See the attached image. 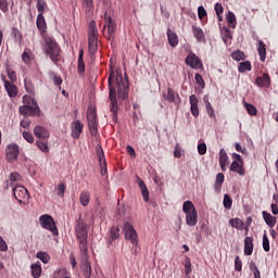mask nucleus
Instances as JSON below:
<instances>
[{"label": "nucleus", "instance_id": "a878e982", "mask_svg": "<svg viewBox=\"0 0 278 278\" xmlns=\"http://www.w3.org/2000/svg\"><path fill=\"white\" fill-rule=\"evenodd\" d=\"M244 255H253V237L244 239Z\"/></svg>", "mask_w": 278, "mask_h": 278}, {"label": "nucleus", "instance_id": "dca6fc26", "mask_svg": "<svg viewBox=\"0 0 278 278\" xmlns=\"http://www.w3.org/2000/svg\"><path fill=\"white\" fill-rule=\"evenodd\" d=\"M81 131H84V125L81 124V122L75 121L74 123H72V138L78 140L79 136H81Z\"/></svg>", "mask_w": 278, "mask_h": 278}, {"label": "nucleus", "instance_id": "6e6552de", "mask_svg": "<svg viewBox=\"0 0 278 278\" xmlns=\"http://www.w3.org/2000/svg\"><path fill=\"white\" fill-rule=\"evenodd\" d=\"M87 121L91 136H97V131H99V124L97 122V111H94V109H88Z\"/></svg>", "mask_w": 278, "mask_h": 278}, {"label": "nucleus", "instance_id": "58836bf2", "mask_svg": "<svg viewBox=\"0 0 278 278\" xmlns=\"http://www.w3.org/2000/svg\"><path fill=\"white\" fill-rule=\"evenodd\" d=\"M36 257L40 260L43 264H49L51 260V256H49L47 252H42V251L38 252Z\"/></svg>", "mask_w": 278, "mask_h": 278}, {"label": "nucleus", "instance_id": "a211bd4d", "mask_svg": "<svg viewBox=\"0 0 278 278\" xmlns=\"http://www.w3.org/2000/svg\"><path fill=\"white\" fill-rule=\"evenodd\" d=\"M165 101L168 103H179V93L175 92V90L170 87L167 88V93L164 94Z\"/></svg>", "mask_w": 278, "mask_h": 278}, {"label": "nucleus", "instance_id": "7ed1b4c3", "mask_svg": "<svg viewBox=\"0 0 278 278\" xmlns=\"http://www.w3.org/2000/svg\"><path fill=\"white\" fill-rule=\"evenodd\" d=\"M45 42H46V47H47L46 48L47 55L50 56L53 64H58V62H60V60H62V54H61L62 50L60 49V46L51 37H46Z\"/></svg>", "mask_w": 278, "mask_h": 278}, {"label": "nucleus", "instance_id": "4468645a", "mask_svg": "<svg viewBox=\"0 0 278 278\" xmlns=\"http://www.w3.org/2000/svg\"><path fill=\"white\" fill-rule=\"evenodd\" d=\"M219 166L223 173L227 172V166H229V155H227V151L225 149L219 150Z\"/></svg>", "mask_w": 278, "mask_h": 278}, {"label": "nucleus", "instance_id": "f257e3e1", "mask_svg": "<svg viewBox=\"0 0 278 278\" xmlns=\"http://www.w3.org/2000/svg\"><path fill=\"white\" fill-rule=\"evenodd\" d=\"M109 84V98L111 101L110 110L113 114V121H116L118 114V100L116 99V88L118 99H129V78L127 74L123 77L122 73L114 74V70L110 71L108 78Z\"/></svg>", "mask_w": 278, "mask_h": 278}, {"label": "nucleus", "instance_id": "a18cd8bd", "mask_svg": "<svg viewBox=\"0 0 278 278\" xmlns=\"http://www.w3.org/2000/svg\"><path fill=\"white\" fill-rule=\"evenodd\" d=\"M250 270L253 273L254 278H262V273L260 271V268H257V265H255L254 262L250 263Z\"/></svg>", "mask_w": 278, "mask_h": 278}, {"label": "nucleus", "instance_id": "7c9ffc66", "mask_svg": "<svg viewBox=\"0 0 278 278\" xmlns=\"http://www.w3.org/2000/svg\"><path fill=\"white\" fill-rule=\"evenodd\" d=\"M257 53L261 62H266V43H264L262 40L258 41Z\"/></svg>", "mask_w": 278, "mask_h": 278}, {"label": "nucleus", "instance_id": "6ab92c4d", "mask_svg": "<svg viewBox=\"0 0 278 278\" xmlns=\"http://www.w3.org/2000/svg\"><path fill=\"white\" fill-rule=\"evenodd\" d=\"M34 135L39 140H47L49 138V130L42 126H35L34 128Z\"/></svg>", "mask_w": 278, "mask_h": 278}, {"label": "nucleus", "instance_id": "052dcab7", "mask_svg": "<svg viewBox=\"0 0 278 278\" xmlns=\"http://www.w3.org/2000/svg\"><path fill=\"white\" fill-rule=\"evenodd\" d=\"M104 21H105L104 27H113L114 25H116L112 20V17L108 15V13L104 14Z\"/></svg>", "mask_w": 278, "mask_h": 278}, {"label": "nucleus", "instance_id": "c03bdc74", "mask_svg": "<svg viewBox=\"0 0 278 278\" xmlns=\"http://www.w3.org/2000/svg\"><path fill=\"white\" fill-rule=\"evenodd\" d=\"M224 207L225 210H231L232 205H233V200L231 199V197H229V194H225L224 195Z\"/></svg>", "mask_w": 278, "mask_h": 278}, {"label": "nucleus", "instance_id": "cd10ccee", "mask_svg": "<svg viewBox=\"0 0 278 278\" xmlns=\"http://www.w3.org/2000/svg\"><path fill=\"white\" fill-rule=\"evenodd\" d=\"M30 270L34 278H40V275H42V265L40 262L34 263L30 266Z\"/></svg>", "mask_w": 278, "mask_h": 278}, {"label": "nucleus", "instance_id": "3c124183", "mask_svg": "<svg viewBox=\"0 0 278 278\" xmlns=\"http://www.w3.org/2000/svg\"><path fill=\"white\" fill-rule=\"evenodd\" d=\"M45 10H47V2L45 0L37 1V11L39 14H45Z\"/></svg>", "mask_w": 278, "mask_h": 278}, {"label": "nucleus", "instance_id": "0eeeda50", "mask_svg": "<svg viewBox=\"0 0 278 278\" xmlns=\"http://www.w3.org/2000/svg\"><path fill=\"white\" fill-rule=\"evenodd\" d=\"M39 223L43 229H47L48 231H51L53 236H60V232L58 231V227L55 226V220L51 215H41L39 217Z\"/></svg>", "mask_w": 278, "mask_h": 278}, {"label": "nucleus", "instance_id": "bb28decb", "mask_svg": "<svg viewBox=\"0 0 278 278\" xmlns=\"http://www.w3.org/2000/svg\"><path fill=\"white\" fill-rule=\"evenodd\" d=\"M263 218L268 227H275L277 225V217L270 215V213L263 211Z\"/></svg>", "mask_w": 278, "mask_h": 278}, {"label": "nucleus", "instance_id": "b1692460", "mask_svg": "<svg viewBox=\"0 0 278 278\" xmlns=\"http://www.w3.org/2000/svg\"><path fill=\"white\" fill-rule=\"evenodd\" d=\"M192 34L198 42H204L205 41V33H203V28L192 26Z\"/></svg>", "mask_w": 278, "mask_h": 278}, {"label": "nucleus", "instance_id": "864d4df0", "mask_svg": "<svg viewBox=\"0 0 278 278\" xmlns=\"http://www.w3.org/2000/svg\"><path fill=\"white\" fill-rule=\"evenodd\" d=\"M7 74H8L9 79L11 80V83L14 84V81H16V79H17L16 72H14V70L8 67Z\"/></svg>", "mask_w": 278, "mask_h": 278}, {"label": "nucleus", "instance_id": "e2e57ef3", "mask_svg": "<svg viewBox=\"0 0 278 278\" xmlns=\"http://www.w3.org/2000/svg\"><path fill=\"white\" fill-rule=\"evenodd\" d=\"M195 83L199 87L205 88V80H203V76H201L199 73L195 74Z\"/></svg>", "mask_w": 278, "mask_h": 278}, {"label": "nucleus", "instance_id": "423d86ee", "mask_svg": "<svg viewBox=\"0 0 278 278\" xmlns=\"http://www.w3.org/2000/svg\"><path fill=\"white\" fill-rule=\"evenodd\" d=\"M76 236L77 240L80 243V247L87 251L86 242L88 240V230L86 229V223L84 220L78 219L76 225Z\"/></svg>", "mask_w": 278, "mask_h": 278}, {"label": "nucleus", "instance_id": "f03ea898", "mask_svg": "<svg viewBox=\"0 0 278 278\" xmlns=\"http://www.w3.org/2000/svg\"><path fill=\"white\" fill-rule=\"evenodd\" d=\"M23 101L26 105L20 106V114L22 116H27V114L30 116H40V106H38V102L35 99L24 96Z\"/></svg>", "mask_w": 278, "mask_h": 278}, {"label": "nucleus", "instance_id": "72a5a7b5", "mask_svg": "<svg viewBox=\"0 0 278 278\" xmlns=\"http://www.w3.org/2000/svg\"><path fill=\"white\" fill-rule=\"evenodd\" d=\"M37 29H39V31H45L47 29V21L45 20V15L42 13H39L37 15Z\"/></svg>", "mask_w": 278, "mask_h": 278}, {"label": "nucleus", "instance_id": "f8f14e48", "mask_svg": "<svg viewBox=\"0 0 278 278\" xmlns=\"http://www.w3.org/2000/svg\"><path fill=\"white\" fill-rule=\"evenodd\" d=\"M2 81H4V89L10 99H15L18 96V87L14 83L5 80V76H2Z\"/></svg>", "mask_w": 278, "mask_h": 278}, {"label": "nucleus", "instance_id": "5701e85b", "mask_svg": "<svg viewBox=\"0 0 278 278\" xmlns=\"http://www.w3.org/2000/svg\"><path fill=\"white\" fill-rule=\"evenodd\" d=\"M225 182V174L218 173L216 175V180L214 185L215 192L220 194V190H223V184Z\"/></svg>", "mask_w": 278, "mask_h": 278}, {"label": "nucleus", "instance_id": "a19ab883", "mask_svg": "<svg viewBox=\"0 0 278 278\" xmlns=\"http://www.w3.org/2000/svg\"><path fill=\"white\" fill-rule=\"evenodd\" d=\"M36 146L43 153H49V144L47 143V141H42V139H39L38 141H36Z\"/></svg>", "mask_w": 278, "mask_h": 278}, {"label": "nucleus", "instance_id": "5fc2aeb1", "mask_svg": "<svg viewBox=\"0 0 278 278\" xmlns=\"http://www.w3.org/2000/svg\"><path fill=\"white\" fill-rule=\"evenodd\" d=\"M22 136H23L24 140H26V142H29V144H34V135H31V132L23 131Z\"/></svg>", "mask_w": 278, "mask_h": 278}, {"label": "nucleus", "instance_id": "1a4fd4ad", "mask_svg": "<svg viewBox=\"0 0 278 278\" xmlns=\"http://www.w3.org/2000/svg\"><path fill=\"white\" fill-rule=\"evenodd\" d=\"M124 233L126 240H129L134 247H138V232H136V229L131 223H124Z\"/></svg>", "mask_w": 278, "mask_h": 278}, {"label": "nucleus", "instance_id": "09e8293b", "mask_svg": "<svg viewBox=\"0 0 278 278\" xmlns=\"http://www.w3.org/2000/svg\"><path fill=\"white\" fill-rule=\"evenodd\" d=\"M244 108L247 109V112L250 114V116H257V109L255 105L245 103Z\"/></svg>", "mask_w": 278, "mask_h": 278}, {"label": "nucleus", "instance_id": "4c0bfd02", "mask_svg": "<svg viewBox=\"0 0 278 278\" xmlns=\"http://www.w3.org/2000/svg\"><path fill=\"white\" fill-rule=\"evenodd\" d=\"M252 68L253 66L251 65V63L249 61H245L239 64L238 71L239 73H247V71H252Z\"/></svg>", "mask_w": 278, "mask_h": 278}, {"label": "nucleus", "instance_id": "4d7b16f0", "mask_svg": "<svg viewBox=\"0 0 278 278\" xmlns=\"http://www.w3.org/2000/svg\"><path fill=\"white\" fill-rule=\"evenodd\" d=\"M9 5H10V3L8 2V0H0V10L4 14L10 11V7Z\"/></svg>", "mask_w": 278, "mask_h": 278}, {"label": "nucleus", "instance_id": "20e7f679", "mask_svg": "<svg viewBox=\"0 0 278 278\" xmlns=\"http://www.w3.org/2000/svg\"><path fill=\"white\" fill-rule=\"evenodd\" d=\"M182 212L186 214V223L189 227H195L199 223V213L192 201H185L182 204Z\"/></svg>", "mask_w": 278, "mask_h": 278}, {"label": "nucleus", "instance_id": "79ce46f5", "mask_svg": "<svg viewBox=\"0 0 278 278\" xmlns=\"http://www.w3.org/2000/svg\"><path fill=\"white\" fill-rule=\"evenodd\" d=\"M231 58L232 60H236V62H240L242 60H245L247 55H244V52H242L241 50H237L231 53Z\"/></svg>", "mask_w": 278, "mask_h": 278}, {"label": "nucleus", "instance_id": "e433bc0d", "mask_svg": "<svg viewBox=\"0 0 278 278\" xmlns=\"http://www.w3.org/2000/svg\"><path fill=\"white\" fill-rule=\"evenodd\" d=\"M52 278H71V276H68L66 268H60L53 273Z\"/></svg>", "mask_w": 278, "mask_h": 278}, {"label": "nucleus", "instance_id": "680f3d73", "mask_svg": "<svg viewBox=\"0 0 278 278\" xmlns=\"http://www.w3.org/2000/svg\"><path fill=\"white\" fill-rule=\"evenodd\" d=\"M64 192H66V185H64V182H61L56 188V193L59 197H64Z\"/></svg>", "mask_w": 278, "mask_h": 278}, {"label": "nucleus", "instance_id": "4be33fe9", "mask_svg": "<svg viewBox=\"0 0 278 278\" xmlns=\"http://www.w3.org/2000/svg\"><path fill=\"white\" fill-rule=\"evenodd\" d=\"M167 40L173 49L179 45V37L177 36V33L170 30V28L167 29Z\"/></svg>", "mask_w": 278, "mask_h": 278}, {"label": "nucleus", "instance_id": "6e6d98bb", "mask_svg": "<svg viewBox=\"0 0 278 278\" xmlns=\"http://www.w3.org/2000/svg\"><path fill=\"white\" fill-rule=\"evenodd\" d=\"M222 34L224 36V42H227V40H230L232 38L231 30L227 27L223 28Z\"/></svg>", "mask_w": 278, "mask_h": 278}, {"label": "nucleus", "instance_id": "9b49d317", "mask_svg": "<svg viewBox=\"0 0 278 278\" xmlns=\"http://www.w3.org/2000/svg\"><path fill=\"white\" fill-rule=\"evenodd\" d=\"M13 194L20 204H23L24 201H27L29 199V191H27L24 186L13 187Z\"/></svg>", "mask_w": 278, "mask_h": 278}, {"label": "nucleus", "instance_id": "2eb2a0df", "mask_svg": "<svg viewBox=\"0 0 278 278\" xmlns=\"http://www.w3.org/2000/svg\"><path fill=\"white\" fill-rule=\"evenodd\" d=\"M186 64L192 68H201V66H203V62H201V59H199L197 54L187 55Z\"/></svg>", "mask_w": 278, "mask_h": 278}, {"label": "nucleus", "instance_id": "8fccbe9b", "mask_svg": "<svg viewBox=\"0 0 278 278\" xmlns=\"http://www.w3.org/2000/svg\"><path fill=\"white\" fill-rule=\"evenodd\" d=\"M263 249L265 253H268V251H270V240H268V235H266V232H264L263 235Z\"/></svg>", "mask_w": 278, "mask_h": 278}, {"label": "nucleus", "instance_id": "69168bd1", "mask_svg": "<svg viewBox=\"0 0 278 278\" xmlns=\"http://www.w3.org/2000/svg\"><path fill=\"white\" fill-rule=\"evenodd\" d=\"M223 12H225V9L223 8V4L216 3L215 4L216 16H220V14H223Z\"/></svg>", "mask_w": 278, "mask_h": 278}, {"label": "nucleus", "instance_id": "412c9836", "mask_svg": "<svg viewBox=\"0 0 278 278\" xmlns=\"http://www.w3.org/2000/svg\"><path fill=\"white\" fill-rule=\"evenodd\" d=\"M255 84L260 88H268L270 86V76L268 74H263L256 78Z\"/></svg>", "mask_w": 278, "mask_h": 278}, {"label": "nucleus", "instance_id": "ddd939ff", "mask_svg": "<svg viewBox=\"0 0 278 278\" xmlns=\"http://www.w3.org/2000/svg\"><path fill=\"white\" fill-rule=\"evenodd\" d=\"M97 155L99 157L101 175L108 174V161L105 160V154L103 153V148L101 146L97 147Z\"/></svg>", "mask_w": 278, "mask_h": 278}, {"label": "nucleus", "instance_id": "473e14b6", "mask_svg": "<svg viewBox=\"0 0 278 278\" xmlns=\"http://www.w3.org/2000/svg\"><path fill=\"white\" fill-rule=\"evenodd\" d=\"M139 188H140L143 201L146 203H149V189L147 188V185L144 184V180L139 179Z\"/></svg>", "mask_w": 278, "mask_h": 278}, {"label": "nucleus", "instance_id": "13d9d810", "mask_svg": "<svg viewBox=\"0 0 278 278\" xmlns=\"http://www.w3.org/2000/svg\"><path fill=\"white\" fill-rule=\"evenodd\" d=\"M205 16H207V11H205V8L203 5L198 8V17L200 18V21H203V18H205Z\"/></svg>", "mask_w": 278, "mask_h": 278}, {"label": "nucleus", "instance_id": "c85d7f7f", "mask_svg": "<svg viewBox=\"0 0 278 278\" xmlns=\"http://www.w3.org/2000/svg\"><path fill=\"white\" fill-rule=\"evenodd\" d=\"M79 202H80V205H83V207H88L90 203V192L86 190L81 191L79 194Z\"/></svg>", "mask_w": 278, "mask_h": 278}, {"label": "nucleus", "instance_id": "0e129e2a", "mask_svg": "<svg viewBox=\"0 0 278 278\" xmlns=\"http://www.w3.org/2000/svg\"><path fill=\"white\" fill-rule=\"evenodd\" d=\"M198 153L199 155H205V153H207V146L205 143H199Z\"/></svg>", "mask_w": 278, "mask_h": 278}, {"label": "nucleus", "instance_id": "bf43d9fd", "mask_svg": "<svg viewBox=\"0 0 278 278\" xmlns=\"http://www.w3.org/2000/svg\"><path fill=\"white\" fill-rule=\"evenodd\" d=\"M235 270H237V273L242 270V260H240V256L235 257Z\"/></svg>", "mask_w": 278, "mask_h": 278}, {"label": "nucleus", "instance_id": "2f4dec72", "mask_svg": "<svg viewBox=\"0 0 278 278\" xmlns=\"http://www.w3.org/2000/svg\"><path fill=\"white\" fill-rule=\"evenodd\" d=\"M139 188H140L143 201L146 203H149V189L147 188V185L144 184V180L139 179Z\"/></svg>", "mask_w": 278, "mask_h": 278}, {"label": "nucleus", "instance_id": "39448f33", "mask_svg": "<svg viewBox=\"0 0 278 278\" xmlns=\"http://www.w3.org/2000/svg\"><path fill=\"white\" fill-rule=\"evenodd\" d=\"M88 49L91 55H94L99 51V30L97 29L96 22L89 24Z\"/></svg>", "mask_w": 278, "mask_h": 278}, {"label": "nucleus", "instance_id": "49530a36", "mask_svg": "<svg viewBox=\"0 0 278 278\" xmlns=\"http://www.w3.org/2000/svg\"><path fill=\"white\" fill-rule=\"evenodd\" d=\"M121 237V229L118 227H112L110 231L111 240H118Z\"/></svg>", "mask_w": 278, "mask_h": 278}, {"label": "nucleus", "instance_id": "603ef678", "mask_svg": "<svg viewBox=\"0 0 278 278\" xmlns=\"http://www.w3.org/2000/svg\"><path fill=\"white\" fill-rule=\"evenodd\" d=\"M192 273V262L189 257L185 260V275H190Z\"/></svg>", "mask_w": 278, "mask_h": 278}, {"label": "nucleus", "instance_id": "c9c22d12", "mask_svg": "<svg viewBox=\"0 0 278 278\" xmlns=\"http://www.w3.org/2000/svg\"><path fill=\"white\" fill-rule=\"evenodd\" d=\"M229 223L235 229H239L240 231L244 229V222L238 217L230 219Z\"/></svg>", "mask_w": 278, "mask_h": 278}, {"label": "nucleus", "instance_id": "aec40b11", "mask_svg": "<svg viewBox=\"0 0 278 278\" xmlns=\"http://www.w3.org/2000/svg\"><path fill=\"white\" fill-rule=\"evenodd\" d=\"M229 170H231V173H237L238 175H240V177H244V175L247 174V170H244V166H242L239 161H232Z\"/></svg>", "mask_w": 278, "mask_h": 278}, {"label": "nucleus", "instance_id": "774afa93", "mask_svg": "<svg viewBox=\"0 0 278 278\" xmlns=\"http://www.w3.org/2000/svg\"><path fill=\"white\" fill-rule=\"evenodd\" d=\"M10 181H21V175L18 173H12L10 175Z\"/></svg>", "mask_w": 278, "mask_h": 278}, {"label": "nucleus", "instance_id": "37998d69", "mask_svg": "<svg viewBox=\"0 0 278 278\" xmlns=\"http://www.w3.org/2000/svg\"><path fill=\"white\" fill-rule=\"evenodd\" d=\"M84 277L90 278L92 277V267L90 266V262L86 261L84 265Z\"/></svg>", "mask_w": 278, "mask_h": 278}, {"label": "nucleus", "instance_id": "f704fd0d", "mask_svg": "<svg viewBox=\"0 0 278 278\" xmlns=\"http://www.w3.org/2000/svg\"><path fill=\"white\" fill-rule=\"evenodd\" d=\"M226 23H228V27L236 29V25H238V22L236 21V14L233 12L229 11L227 13Z\"/></svg>", "mask_w": 278, "mask_h": 278}, {"label": "nucleus", "instance_id": "c756f323", "mask_svg": "<svg viewBox=\"0 0 278 278\" xmlns=\"http://www.w3.org/2000/svg\"><path fill=\"white\" fill-rule=\"evenodd\" d=\"M205 108H206V114L210 116V118H216V113L214 112V106H212V103H210V99L207 96L203 98Z\"/></svg>", "mask_w": 278, "mask_h": 278}, {"label": "nucleus", "instance_id": "de8ad7c7", "mask_svg": "<svg viewBox=\"0 0 278 278\" xmlns=\"http://www.w3.org/2000/svg\"><path fill=\"white\" fill-rule=\"evenodd\" d=\"M24 86H25V90H26V92H28V94H34L36 89L34 88V84L31 83V80L25 79Z\"/></svg>", "mask_w": 278, "mask_h": 278}, {"label": "nucleus", "instance_id": "9d476101", "mask_svg": "<svg viewBox=\"0 0 278 278\" xmlns=\"http://www.w3.org/2000/svg\"><path fill=\"white\" fill-rule=\"evenodd\" d=\"M21 154V150L18 148V144L16 143H10L5 148V159L9 162H16L18 160V155Z\"/></svg>", "mask_w": 278, "mask_h": 278}, {"label": "nucleus", "instance_id": "ea45409f", "mask_svg": "<svg viewBox=\"0 0 278 278\" xmlns=\"http://www.w3.org/2000/svg\"><path fill=\"white\" fill-rule=\"evenodd\" d=\"M22 60L25 64H30L31 62V50L26 48L22 54Z\"/></svg>", "mask_w": 278, "mask_h": 278}, {"label": "nucleus", "instance_id": "393cba45", "mask_svg": "<svg viewBox=\"0 0 278 278\" xmlns=\"http://www.w3.org/2000/svg\"><path fill=\"white\" fill-rule=\"evenodd\" d=\"M77 68L78 75H84L86 73V63L84 62V49L79 50Z\"/></svg>", "mask_w": 278, "mask_h": 278}, {"label": "nucleus", "instance_id": "338daca9", "mask_svg": "<svg viewBox=\"0 0 278 278\" xmlns=\"http://www.w3.org/2000/svg\"><path fill=\"white\" fill-rule=\"evenodd\" d=\"M0 251L5 252L8 251V243L3 240V237L0 236Z\"/></svg>", "mask_w": 278, "mask_h": 278}, {"label": "nucleus", "instance_id": "f3484780", "mask_svg": "<svg viewBox=\"0 0 278 278\" xmlns=\"http://www.w3.org/2000/svg\"><path fill=\"white\" fill-rule=\"evenodd\" d=\"M189 103L191 106V114L194 116V118H197L199 116V98L197 94H191L189 97Z\"/></svg>", "mask_w": 278, "mask_h": 278}]
</instances>
